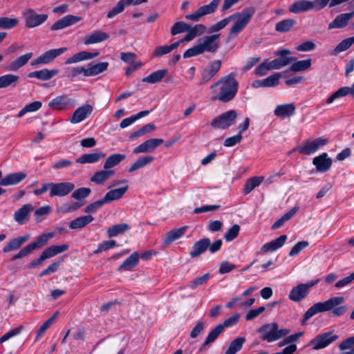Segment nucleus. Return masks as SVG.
<instances>
[{
	"label": "nucleus",
	"instance_id": "ddd939ff",
	"mask_svg": "<svg viewBox=\"0 0 354 354\" xmlns=\"http://www.w3.org/2000/svg\"><path fill=\"white\" fill-rule=\"evenodd\" d=\"M219 37L220 34H214L203 37L201 39L198 44L201 49L202 53L204 52L213 53L216 52L220 45Z\"/></svg>",
	"mask_w": 354,
	"mask_h": 354
},
{
	"label": "nucleus",
	"instance_id": "c03bdc74",
	"mask_svg": "<svg viewBox=\"0 0 354 354\" xmlns=\"http://www.w3.org/2000/svg\"><path fill=\"white\" fill-rule=\"evenodd\" d=\"M55 234L53 232L44 233L39 236L35 241L30 243V245L32 250L41 248L46 245L49 239L53 238Z\"/></svg>",
	"mask_w": 354,
	"mask_h": 354
},
{
	"label": "nucleus",
	"instance_id": "de8ad7c7",
	"mask_svg": "<svg viewBox=\"0 0 354 354\" xmlns=\"http://www.w3.org/2000/svg\"><path fill=\"white\" fill-rule=\"evenodd\" d=\"M296 57H279V58L274 59L270 62V68L272 69H279L282 67H284L286 66L289 65L290 64L292 63L293 62L296 61Z\"/></svg>",
	"mask_w": 354,
	"mask_h": 354
},
{
	"label": "nucleus",
	"instance_id": "aec40b11",
	"mask_svg": "<svg viewBox=\"0 0 354 354\" xmlns=\"http://www.w3.org/2000/svg\"><path fill=\"white\" fill-rule=\"evenodd\" d=\"M34 210L31 204H25L14 213L15 221L20 225L26 223L30 219V213Z\"/></svg>",
	"mask_w": 354,
	"mask_h": 354
},
{
	"label": "nucleus",
	"instance_id": "9b49d317",
	"mask_svg": "<svg viewBox=\"0 0 354 354\" xmlns=\"http://www.w3.org/2000/svg\"><path fill=\"white\" fill-rule=\"evenodd\" d=\"M51 190L49 192V196L53 198L64 197L72 192L75 186L74 183L68 181L60 183H50Z\"/></svg>",
	"mask_w": 354,
	"mask_h": 354
},
{
	"label": "nucleus",
	"instance_id": "09e8293b",
	"mask_svg": "<svg viewBox=\"0 0 354 354\" xmlns=\"http://www.w3.org/2000/svg\"><path fill=\"white\" fill-rule=\"evenodd\" d=\"M263 180L264 178L263 176H254L248 178L244 185V194H248L250 193L254 188L259 186Z\"/></svg>",
	"mask_w": 354,
	"mask_h": 354
},
{
	"label": "nucleus",
	"instance_id": "0e129e2a",
	"mask_svg": "<svg viewBox=\"0 0 354 354\" xmlns=\"http://www.w3.org/2000/svg\"><path fill=\"white\" fill-rule=\"evenodd\" d=\"M187 28H189V25L184 21L176 22L171 28V35H176L179 33L187 32Z\"/></svg>",
	"mask_w": 354,
	"mask_h": 354
},
{
	"label": "nucleus",
	"instance_id": "6e6552de",
	"mask_svg": "<svg viewBox=\"0 0 354 354\" xmlns=\"http://www.w3.org/2000/svg\"><path fill=\"white\" fill-rule=\"evenodd\" d=\"M328 142V139L321 137L313 140H307L297 148V151L301 154L310 156L327 145Z\"/></svg>",
	"mask_w": 354,
	"mask_h": 354
},
{
	"label": "nucleus",
	"instance_id": "20e7f679",
	"mask_svg": "<svg viewBox=\"0 0 354 354\" xmlns=\"http://www.w3.org/2000/svg\"><path fill=\"white\" fill-rule=\"evenodd\" d=\"M257 332L261 334V339L267 342H273L284 338L290 333L289 328H279L277 322L268 323L258 328Z\"/></svg>",
	"mask_w": 354,
	"mask_h": 354
},
{
	"label": "nucleus",
	"instance_id": "423d86ee",
	"mask_svg": "<svg viewBox=\"0 0 354 354\" xmlns=\"http://www.w3.org/2000/svg\"><path fill=\"white\" fill-rule=\"evenodd\" d=\"M338 339L339 335L335 334L334 330H330L317 335L309 342L308 345L313 350H321L328 346Z\"/></svg>",
	"mask_w": 354,
	"mask_h": 354
},
{
	"label": "nucleus",
	"instance_id": "c756f323",
	"mask_svg": "<svg viewBox=\"0 0 354 354\" xmlns=\"http://www.w3.org/2000/svg\"><path fill=\"white\" fill-rule=\"evenodd\" d=\"M26 176L27 174L24 172H17L8 174L6 177L0 180V185L8 186L18 184L25 179Z\"/></svg>",
	"mask_w": 354,
	"mask_h": 354
},
{
	"label": "nucleus",
	"instance_id": "680f3d73",
	"mask_svg": "<svg viewBox=\"0 0 354 354\" xmlns=\"http://www.w3.org/2000/svg\"><path fill=\"white\" fill-rule=\"evenodd\" d=\"M210 278L209 273H206L203 274L201 277H197L192 281H191L189 283V287L192 289H196L200 286H202L203 284H206L208 281V280Z\"/></svg>",
	"mask_w": 354,
	"mask_h": 354
},
{
	"label": "nucleus",
	"instance_id": "bf43d9fd",
	"mask_svg": "<svg viewBox=\"0 0 354 354\" xmlns=\"http://www.w3.org/2000/svg\"><path fill=\"white\" fill-rule=\"evenodd\" d=\"M50 212V207L49 205H45L37 209L34 212L35 222H41Z\"/></svg>",
	"mask_w": 354,
	"mask_h": 354
},
{
	"label": "nucleus",
	"instance_id": "79ce46f5",
	"mask_svg": "<svg viewBox=\"0 0 354 354\" xmlns=\"http://www.w3.org/2000/svg\"><path fill=\"white\" fill-rule=\"evenodd\" d=\"M299 207H293L292 209H290L288 212H287L286 214H284L281 218H279L278 220H277L272 225L271 229L273 230H277L280 228L283 223L290 220L298 211Z\"/></svg>",
	"mask_w": 354,
	"mask_h": 354
},
{
	"label": "nucleus",
	"instance_id": "39448f33",
	"mask_svg": "<svg viewBox=\"0 0 354 354\" xmlns=\"http://www.w3.org/2000/svg\"><path fill=\"white\" fill-rule=\"evenodd\" d=\"M327 6L326 0H315L313 1L307 0H299L292 3L289 11L292 13H301L309 10L319 11Z\"/></svg>",
	"mask_w": 354,
	"mask_h": 354
},
{
	"label": "nucleus",
	"instance_id": "9d476101",
	"mask_svg": "<svg viewBox=\"0 0 354 354\" xmlns=\"http://www.w3.org/2000/svg\"><path fill=\"white\" fill-rule=\"evenodd\" d=\"M220 2L221 0H212L209 4L198 8L194 13L186 15L185 18L187 20L198 21L203 16L214 12Z\"/></svg>",
	"mask_w": 354,
	"mask_h": 354
},
{
	"label": "nucleus",
	"instance_id": "1a4fd4ad",
	"mask_svg": "<svg viewBox=\"0 0 354 354\" xmlns=\"http://www.w3.org/2000/svg\"><path fill=\"white\" fill-rule=\"evenodd\" d=\"M236 118V111L230 110L214 118L211 126L214 129H225L235 123Z\"/></svg>",
	"mask_w": 354,
	"mask_h": 354
},
{
	"label": "nucleus",
	"instance_id": "8fccbe9b",
	"mask_svg": "<svg viewBox=\"0 0 354 354\" xmlns=\"http://www.w3.org/2000/svg\"><path fill=\"white\" fill-rule=\"evenodd\" d=\"M68 249V245L63 244L60 245H51L46 248L43 253L46 259L51 258L58 254H60Z\"/></svg>",
	"mask_w": 354,
	"mask_h": 354
},
{
	"label": "nucleus",
	"instance_id": "2eb2a0df",
	"mask_svg": "<svg viewBox=\"0 0 354 354\" xmlns=\"http://www.w3.org/2000/svg\"><path fill=\"white\" fill-rule=\"evenodd\" d=\"M25 25L27 28H34L44 23L48 19L46 14H37L32 9H28L23 13Z\"/></svg>",
	"mask_w": 354,
	"mask_h": 354
},
{
	"label": "nucleus",
	"instance_id": "5fc2aeb1",
	"mask_svg": "<svg viewBox=\"0 0 354 354\" xmlns=\"http://www.w3.org/2000/svg\"><path fill=\"white\" fill-rule=\"evenodd\" d=\"M245 341V339L244 337L236 338L232 342H231L228 348L225 352V354H236L242 348Z\"/></svg>",
	"mask_w": 354,
	"mask_h": 354
},
{
	"label": "nucleus",
	"instance_id": "e2e57ef3",
	"mask_svg": "<svg viewBox=\"0 0 354 354\" xmlns=\"http://www.w3.org/2000/svg\"><path fill=\"white\" fill-rule=\"evenodd\" d=\"M240 226L238 224L233 225L225 233L224 239L226 241H231L236 239L240 231Z\"/></svg>",
	"mask_w": 354,
	"mask_h": 354
},
{
	"label": "nucleus",
	"instance_id": "4468645a",
	"mask_svg": "<svg viewBox=\"0 0 354 354\" xmlns=\"http://www.w3.org/2000/svg\"><path fill=\"white\" fill-rule=\"evenodd\" d=\"M75 103L74 99L69 97L67 95H62L51 100L48 106L53 110L62 111L73 107Z\"/></svg>",
	"mask_w": 354,
	"mask_h": 354
},
{
	"label": "nucleus",
	"instance_id": "6ab92c4d",
	"mask_svg": "<svg viewBox=\"0 0 354 354\" xmlns=\"http://www.w3.org/2000/svg\"><path fill=\"white\" fill-rule=\"evenodd\" d=\"M221 66V61L220 60L212 62L207 68L202 71L199 84H205L208 82L218 72Z\"/></svg>",
	"mask_w": 354,
	"mask_h": 354
},
{
	"label": "nucleus",
	"instance_id": "2f4dec72",
	"mask_svg": "<svg viewBox=\"0 0 354 354\" xmlns=\"http://www.w3.org/2000/svg\"><path fill=\"white\" fill-rule=\"evenodd\" d=\"M30 238V234L18 236L10 240L3 248V252L6 253L12 250L19 248L24 243L28 241Z\"/></svg>",
	"mask_w": 354,
	"mask_h": 354
},
{
	"label": "nucleus",
	"instance_id": "a211bd4d",
	"mask_svg": "<svg viewBox=\"0 0 354 354\" xmlns=\"http://www.w3.org/2000/svg\"><path fill=\"white\" fill-rule=\"evenodd\" d=\"M332 162V159L326 153H323L313 160V164L315 166L317 171L320 173L328 171L331 167Z\"/></svg>",
	"mask_w": 354,
	"mask_h": 354
},
{
	"label": "nucleus",
	"instance_id": "4d7b16f0",
	"mask_svg": "<svg viewBox=\"0 0 354 354\" xmlns=\"http://www.w3.org/2000/svg\"><path fill=\"white\" fill-rule=\"evenodd\" d=\"M127 3L125 0H120L116 5L106 13V17L108 19H111L115 16L122 13L126 6H127Z\"/></svg>",
	"mask_w": 354,
	"mask_h": 354
},
{
	"label": "nucleus",
	"instance_id": "13d9d810",
	"mask_svg": "<svg viewBox=\"0 0 354 354\" xmlns=\"http://www.w3.org/2000/svg\"><path fill=\"white\" fill-rule=\"evenodd\" d=\"M91 192V189L88 187H80L73 191L71 197L77 201H84L83 200L88 197Z\"/></svg>",
	"mask_w": 354,
	"mask_h": 354
},
{
	"label": "nucleus",
	"instance_id": "393cba45",
	"mask_svg": "<svg viewBox=\"0 0 354 354\" xmlns=\"http://www.w3.org/2000/svg\"><path fill=\"white\" fill-rule=\"evenodd\" d=\"M210 244V239L209 238H204L196 241L192 246L189 255L192 258L198 257L204 253Z\"/></svg>",
	"mask_w": 354,
	"mask_h": 354
},
{
	"label": "nucleus",
	"instance_id": "6e6d98bb",
	"mask_svg": "<svg viewBox=\"0 0 354 354\" xmlns=\"http://www.w3.org/2000/svg\"><path fill=\"white\" fill-rule=\"evenodd\" d=\"M312 59H307L305 60L297 61L291 65L290 69L292 72H299L308 70L310 68Z\"/></svg>",
	"mask_w": 354,
	"mask_h": 354
},
{
	"label": "nucleus",
	"instance_id": "f3484780",
	"mask_svg": "<svg viewBox=\"0 0 354 354\" xmlns=\"http://www.w3.org/2000/svg\"><path fill=\"white\" fill-rule=\"evenodd\" d=\"M163 139L151 138L146 140L143 143L135 147L133 150V153L138 154L141 153H149L155 150V149L162 144Z\"/></svg>",
	"mask_w": 354,
	"mask_h": 354
},
{
	"label": "nucleus",
	"instance_id": "58836bf2",
	"mask_svg": "<svg viewBox=\"0 0 354 354\" xmlns=\"http://www.w3.org/2000/svg\"><path fill=\"white\" fill-rule=\"evenodd\" d=\"M84 203V201L67 202L58 207L57 211L61 214L71 213L80 209Z\"/></svg>",
	"mask_w": 354,
	"mask_h": 354
},
{
	"label": "nucleus",
	"instance_id": "a19ab883",
	"mask_svg": "<svg viewBox=\"0 0 354 354\" xmlns=\"http://www.w3.org/2000/svg\"><path fill=\"white\" fill-rule=\"evenodd\" d=\"M126 158L125 155L121 153H114L110 155L104 163V169L111 170L110 169L118 165Z\"/></svg>",
	"mask_w": 354,
	"mask_h": 354
},
{
	"label": "nucleus",
	"instance_id": "bb28decb",
	"mask_svg": "<svg viewBox=\"0 0 354 354\" xmlns=\"http://www.w3.org/2000/svg\"><path fill=\"white\" fill-rule=\"evenodd\" d=\"M20 77L19 75L8 73L0 76V89L10 88H15L19 82Z\"/></svg>",
	"mask_w": 354,
	"mask_h": 354
},
{
	"label": "nucleus",
	"instance_id": "f704fd0d",
	"mask_svg": "<svg viewBox=\"0 0 354 354\" xmlns=\"http://www.w3.org/2000/svg\"><path fill=\"white\" fill-rule=\"evenodd\" d=\"M115 174L114 170L102 169L97 171L90 178V180L96 185H100L104 183L110 177Z\"/></svg>",
	"mask_w": 354,
	"mask_h": 354
},
{
	"label": "nucleus",
	"instance_id": "4c0bfd02",
	"mask_svg": "<svg viewBox=\"0 0 354 354\" xmlns=\"http://www.w3.org/2000/svg\"><path fill=\"white\" fill-rule=\"evenodd\" d=\"M138 262L139 254L138 252H134L119 266L118 270H131L138 265Z\"/></svg>",
	"mask_w": 354,
	"mask_h": 354
},
{
	"label": "nucleus",
	"instance_id": "0eeeda50",
	"mask_svg": "<svg viewBox=\"0 0 354 354\" xmlns=\"http://www.w3.org/2000/svg\"><path fill=\"white\" fill-rule=\"evenodd\" d=\"M319 281V279L311 280L306 283H300L293 287L289 292L288 298L294 302H299L309 293L310 289Z\"/></svg>",
	"mask_w": 354,
	"mask_h": 354
},
{
	"label": "nucleus",
	"instance_id": "7ed1b4c3",
	"mask_svg": "<svg viewBox=\"0 0 354 354\" xmlns=\"http://www.w3.org/2000/svg\"><path fill=\"white\" fill-rule=\"evenodd\" d=\"M214 95V100H219L222 102H227L232 100L236 96L239 82L236 79V74L231 73L220 78L216 83L211 85Z\"/></svg>",
	"mask_w": 354,
	"mask_h": 354
},
{
	"label": "nucleus",
	"instance_id": "052dcab7",
	"mask_svg": "<svg viewBox=\"0 0 354 354\" xmlns=\"http://www.w3.org/2000/svg\"><path fill=\"white\" fill-rule=\"evenodd\" d=\"M18 23L17 18L0 17V28L3 29H11L17 26Z\"/></svg>",
	"mask_w": 354,
	"mask_h": 354
},
{
	"label": "nucleus",
	"instance_id": "603ef678",
	"mask_svg": "<svg viewBox=\"0 0 354 354\" xmlns=\"http://www.w3.org/2000/svg\"><path fill=\"white\" fill-rule=\"evenodd\" d=\"M297 24L292 19H286L279 21L275 25V30L279 32H286L290 30Z\"/></svg>",
	"mask_w": 354,
	"mask_h": 354
},
{
	"label": "nucleus",
	"instance_id": "dca6fc26",
	"mask_svg": "<svg viewBox=\"0 0 354 354\" xmlns=\"http://www.w3.org/2000/svg\"><path fill=\"white\" fill-rule=\"evenodd\" d=\"M93 107L91 104H84L77 108L69 118L72 124H77L88 118L92 113Z\"/></svg>",
	"mask_w": 354,
	"mask_h": 354
},
{
	"label": "nucleus",
	"instance_id": "338daca9",
	"mask_svg": "<svg viewBox=\"0 0 354 354\" xmlns=\"http://www.w3.org/2000/svg\"><path fill=\"white\" fill-rule=\"evenodd\" d=\"M86 68H84L83 66L73 67L67 69L66 75L70 78H73L81 74H83L84 76H86Z\"/></svg>",
	"mask_w": 354,
	"mask_h": 354
},
{
	"label": "nucleus",
	"instance_id": "c85d7f7f",
	"mask_svg": "<svg viewBox=\"0 0 354 354\" xmlns=\"http://www.w3.org/2000/svg\"><path fill=\"white\" fill-rule=\"evenodd\" d=\"M274 113L281 118H289L295 114V106L293 103L277 105Z\"/></svg>",
	"mask_w": 354,
	"mask_h": 354
},
{
	"label": "nucleus",
	"instance_id": "7c9ffc66",
	"mask_svg": "<svg viewBox=\"0 0 354 354\" xmlns=\"http://www.w3.org/2000/svg\"><path fill=\"white\" fill-rule=\"evenodd\" d=\"M109 38V35L101 30L95 31L85 37L84 44L90 45L97 44L106 40Z\"/></svg>",
	"mask_w": 354,
	"mask_h": 354
},
{
	"label": "nucleus",
	"instance_id": "473e14b6",
	"mask_svg": "<svg viewBox=\"0 0 354 354\" xmlns=\"http://www.w3.org/2000/svg\"><path fill=\"white\" fill-rule=\"evenodd\" d=\"M128 188L129 186L125 185L118 189L110 190L105 194L102 199L105 203H109L113 201L118 200L124 196L128 190Z\"/></svg>",
	"mask_w": 354,
	"mask_h": 354
},
{
	"label": "nucleus",
	"instance_id": "72a5a7b5",
	"mask_svg": "<svg viewBox=\"0 0 354 354\" xmlns=\"http://www.w3.org/2000/svg\"><path fill=\"white\" fill-rule=\"evenodd\" d=\"M103 152H95L91 153H84L76 159L75 162L80 164L95 163L105 157Z\"/></svg>",
	"mask_w": 354,
	"mask_h": 354
},
{
	"label": "nucleus",
	"instance_id": "f8f14e48",
	"mask_svg": "<svg viewBox=\"0 0 354 354\" xmlns=\"http://www.w3.org/2000/svg\"><path fill=\"white\" fill-rule=\"evenodd\" d=\"M67 50L68 49L66 47H62L59 48L48 50L44 52V53H42L41 55H39L35 59L32 61L31 65L35 66V65H39V64H48L52 62L58 56L64 53L66 51H67Z\"/></svg>",
	"mask_w": 354,
	"mask_h": 354
},
{
	"label": "nucleus",
	"instance_id": "c9c22d12",
	"mask_svg": "<svg viewBox=\"0 0 354 354\" xmlns=\"http://www.w3.org/2000/svg\"><path fill=\"white\" fill-rule=\"evenodd\" d=\"M57 69L48 70L44 68L40 71H36L28 73V77L30 78H37L41 80H48L54 75L58 73Z\"/></svg>",
	"mask_w": 354,
	"mask_h": 354
},
{
	"label": "nucleus",
	"instance_id": "5701e85b",
	"mask_svg": "<svg viewBox=\"0 0 354 354\" xmlns=\"http://www.w3.org/2000/svg\"><path fill=\"white\" fill-rule=\"evenodd\" d=\"M354 17V10L348 13H343L337 15L335 19L329 24L328 29L342 28L345 27L348 21Z\"/></svg>",
	"mask_w": 354,
	"mask_h": 354
},
{
	"label": "nucleus",
	"instance_id": "a18cd8bd",
	"mask_svg": "<svg viewBox=\"0 0 354 354\" xmlns=\"http://www.w3.org/2000/svg\"><path fill=\"white\" fill-rule=\"evenodd\" d=\"M109 66L108 62H100L90 66L86 68V76H95L107 70Z\"/></svg>",
	"mask_w": 354,
	"mask_h": 354
},
{
	"label": "nucleus",
	"instance_id": "cd10ccee",
	"mask_svg": "<svg viewBox=\"0 0 354 354\" xmlns=\"http://www.w3.org/2000/svg\"><path fill=\"white\" fill-rule=\"evenodd\" d=\"M32 53H28L23 55L19 56L16 59L9 63L7 66V71H17L22 66H25L28 61L32 58Z\"/></svg>",
	"mask_w": 354,
	"mask_h": 354
},
{
	"label": "nucleus",
	"instance_id": "412c9836",
	"mask_svg": "<svg viewBox=\"0 0 354 354\" xmlns=\"http://www.w3.org/2000/svg\"><path fill=\"white\" fill-rule=\"evenodd\" d=\"M81 20V17L68 15L62 19L57 20L51 26L50 30L53 31L58 30L73 25Z\"/></svg>",
	"mask_w": 354,
	"mask_h": 354
},
{
	"label": "nucleus",
	"instance_id": "b1692460",
	"mask_svg": "<svg viewBox=\"0 0 354 354\" xmlns=\"http://www.w3.org/2000/svg\"><path fill=\"white\" fill-rule=\"evenodd\" d=\"M287 238V235L283 234L272 241L265 243L260 249L261 252L267 253L276 251L283 245Z\"/></svg>",
	"mask_w": 354,
	"mask_h": 354
},
{
	"label": "nucleus",
	"instance_id": "ea45409f",
	"mask_svg": "<svg viewBox=\"0 0 354 354\" xmlns=\"http://www.w3.org/2000/svg\"><path fill=\"white\" fill-rule=\"evenodd\" d=\"M94 218L91 215L82 216L71 221L69 223V228L71 230L80 229L93 221Z\"/></svg>",
	"mask_w": 354,
	"mask_h": 354
},
{
	"label": "nucleus",
	"instance_id": "3c124183",
	"mask_svg": "<svg viewBox=\"0 0 354 354\" xmlns=\"http://www.w3.org/2000/svg\"><path fill=\"white\" fill-rule=\"evenodd\" d=\"M129 229L130 226L127 223L115 224L107 229V234L109 237H114L124 233Z\"/></svg>",
	"mask_w": 354,
	"mask_h": 354
},
{
	"label": "nucleus",
	"instance_id": "4be33fe9",
	"mask_svg": "<svg viewBox=\"0 0 354 354\" xmlns=\"http://www.w3.org/2000/svg\"><path fill=\"white\" fill-rule=\"evenodd\" d=\"M281 76V73H277L265 79L254 80L252 83V86L253 88L274 87L278 85Z\"/></svg>",
	"mask_w": 354,
	"mask_h": 354
},
{
	"label": "nucleus",
	"instance_id": "f03ea898",
	"mask_svg": "<svg viewBox=\"0 0 354 354\" xmlns=\"http://www.w3.org/2000/svg\"><path fill=\"white\" fill-rule=\"evenodd\" d=\"M345 299L344 297L337 296L329 298L325 301L317 302L310 306L304 313L301 324L305 325L308 319L317 313L333 310V314L339 317L344 315L348 310L347 306H339L344 303Z\"/></svg>",
	"mask_w": 354,
	"mask_h": 354
},
{
	"label": "nucleus",
	"instance_id": "774afa93",
	"mask_svg": "<svg viewBox=\"0 0 354 354\" xmlns=\"http://www.w3.org/2000/svg\"><path fill=\"white\" fill-rule=\"evenodd\" d=\"M269 70H272V68H270V63L268 60H264L255 68L254 73L257 75L264 76Z\"/></svg>",
	"mask_w": 354,
	"mask_h": 354
},
{
	"label": "nucleus",
	"instance_id": "a878e982",
	"mask_svg": "<svg viewBox=\"0 0 354 354\" xmlns=\"http://www.w3.org/2000/svg\"><path fill=\"white\" fill-rule=\"evenodd\" d=\"M187 228V226H183L169 231L163 239V245L168 246L174 241L181 238L185 234Z\"/></svg>",
	"mask_w": 354,
	"mask_h": 354
},
{
	"label": "nucleus",
	"instance_id": "49530a36",
	"mask_svg": "<svg viewBox=\"0 0 354 354\" xmlns=\"http://www.w3.org/2000/svg\"><path fill=\"white\" fill-rule=\"evenodd\" d=\"M154 160V157L152 156H141L136 160V161L131 165V166L129 169V172H133L136 170H138L149 164L152 162Z\"/></svg>",
	"mask_w": 354,
	"mask_h": 354
},
{
	"label": "nucleus",
	"instance_id": "864d4df0",
	"mask_svg": "<svg viewBox=\"0 0 354 354\" xmlns=\"http://www.w3.org/2000/svg\"><path fill=\"white\" fill-rule=\"evenodd\" d=\"M354 44V36L343 39L339 42L331 53L333 55L348 50Z\"/></svg>",
	"mask_w": 354,
	"mask_h": 354
},
{
	"label": "nucleus",
	"instance_id": "37998d69",
	"mask_svg": "<svg viewBox=\"0 0 354 354\" xmlns=\"http://www.w3.org/2000/svg\"><path fill=\"white\" fill-rule=\"evenodd\" d=\"M223 329L222 328L221 325L218 324L215 328H214L209 333H208L204 343L202 346L200 348L199 351H202L206 346L209 344L214 342L220 334L222 333Z\"/></svg>",
	"mask_w": 354,
	"mask_h": 354
},
{
	"label": "nucleus",
	"instance_id": "e433bc0d",
	"mask_svg": "<svg viewBox=\"0 0 354 354\" xmlns=\"http://www.w3.org/2000/svg\"><path fill=\"white\" fill-rule=\"evenodd\" d=\"M168 74V70L167 69H160L156 71L151 73L150 75H147V77H145L142 78V82H147L149 84H156L158 82H160L165 77H166Z\"/></svg>",
	"mask_w": 354,
	"mask_h": 354
},
{
	"label": "nucleus",
	"instance_id": "69168bd1",
	"mask_svg": "<svg viewBox=\"0 0 354 354\" xmlns=\"http://www.w3.org/2000/svg\"><path fill=\"white\" fill-rule=\"evenodd\" d=\"M206 26L201 24H196L194 26L189 25V28H187V32H189L194 38L197 36L202 35L206 32Z\"/></svg>",
	"mask_w": 354,
	"mask_h": 354
},
{
	"label": "nucleus",
	"instance_id": "f257e3e1",
	"mask_svg": "<svg viewBox=\"0 0 354 354\" xmlns=\"http://www.w3.org/2000/svg\"><path fill=\"white\" fill-rule=\"evenodd\" d=\"M254 12L255 8L254 7H246L241 12H236L210 26L208 32H216L225 28L231 21L236 20L232 26L230 32L231 35L236 36L248 25Z\"/></svg>",
	"mask_w": 354,
	"mask_h": 354
}]
</instances>
